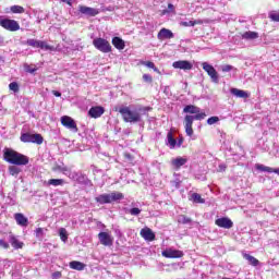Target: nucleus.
Listing matches in <instances>:
<instances>
[{
	"instance_id": "nucleus-1",
	"label": "nucleus",
	"mask_w": 279,
	"mask_h": 279,
	"mask_svg": "<svg viewBox=\"0 0 279 279\" xmlns=\"http://www.w3.org/2000/svg\"><path fill=\"white\" fill-rule=\"evenodd\" d=\"M151 107H138L137 111H132L128 106L116 107L114 111L120 112L124 123H138L141 122L142 114L151 112Z\"/></svg>"
},
{
	"instance_id": "nucleus-2",
	"label": "nucleus",
	"mask_w": 279,
	"mask_h": 279,
	"mask_svg": "<svg viewBox=\"0 0 279 279\" xmlns=\"http://www.w3.org/2000/svg\"><path fill=\"white\" fill-rule=\"evenodd\" d=\"M183 112L186 114L184 118L185 134L193 136V121H203V119H206V112H201L199 107L194 105L185 106Z\"/></svg>"
},
{
	"instance_id": "nucleus-3",
	"label": "nucleus",
	"mask_w": 279,
	"mask_h": 279,
	"mask_svg": "<svg viewBox=\"0 0 279 279\" xmlns=\"http://www.w3.org/2000/svg\"><path fill=\"white\" fill-rule=\"evenodd\" d=\"M3 158L5 162H9L10 165H15L16 167H25V165H29V157L12 148L4 149Z\"/></svg>"
},
{
	"instance_id": "nucleus-4",
	"label": "nucleus",
	"mask_w": 279,
	"mask_h": 279,
	"mask_svg": "<svg viewBox=\"0 0 279 279\" xmlns=\"http://www.w3.org/2000/svg\"><path fill=\"white\" fill-rule=\"evenodd\" d=\"M93 45L95 49L98 51H101V53H110L112 51V46L110 45V41H108L105 38L98 37L93 40Z\"/></svg>"
},
{
	"instance_id": "nucleus-5",
	"label": "nucleus",
	"mask_w": 279,
	"mask_h": 279,
	"mask_svg": "<svg viewBox=\"0 0 279 279\" xmlns=\"http://www.w3.org/2000/svg\"><path fill=\"white\" fill-rule=\"evenodd\" d=\"M20 141H22V143H35L36 145H43L45 138L38 133H23Z\"/></svg>"
},
{
	"instance_id": "nucleus-6",
	"label": "nucleus",
	"mask_w": 279,
	"mask_h": 279,
	"mask_svg": "<svg viewBox=\"0 0 279 279\" xmlns=\"http://www.w3.org/2000/svg\"><path fill=\"white\" fill-rule=\"evenodd\" d=\"M0 25L8 32H19V29H21V25L16 20L0 17Z\"/></svg>"
},
{
	"instance_id": "nucleus-7",
	"label": "nucleus",
	"mask_w": 279,
	"mask_h": 279,
	"mask_svg": "<svg viewBox=\"0 0 279 279\" xmlns=\"http://www.w3.org/2000/svg\"><path fill=\"white\" fill-rule=\"evenodd\" d=\"M204 71L209 75L211 82L215 84H219V73H217V70H215V66H213L208 62H203L202 64Z\"/></svg>"
},
{
	"instance_id": "nucleus-8",
	"label": "nucleus",
	"mask_w": 279,
	"mask_h": 279,
	"mask_svg": "<svg viewBox=\"0 0 279 279\" xmlns=\"http://www.w3.org/2000/svg\"><path fill=\"white\" fill-rule=\"evenodd\" d=\"M68 178L73 180V182H77L78 184H88V178L82 172H72L70 170Z\"/></svg>"
},
{
	"instance_id": "nucleus-9",
	"label": "nucleus",
	"mask_w": 279,
	"mask_h": 279,
	"mask_svg": "<svg viewBox=\"0 0 279 279\" xmlns=\"http://www.w3.org/2000/svg\"><path fill=\"white\" fill-rule=\"evenodd\" d=\"M61 124L66 128L68 130H71L72 132H77V123H75V120L69 116L61 117Z\"/></svg>"
},
{
	"instance_id": "nucleus-10",
	"label": "nucleus",
	"mask_w": 279,
	"mask_h": 279,
	"mask_svg": "<svg viewBox=\"0 0 279 279\" xmlns=\"http://www.w3.org/2000/svg\"><path fill=\"white\" fill-rule=\"evenodd\" d=\"M98 239H99L101 245H105L107 247H110V245H112V243H114V239L108 232H100L98 234Z\"/></svg>"
},
{
	"instance_id": "nucleus-11",
	"label": "nucleus",
	"mask_w": 279,
	"mask_h": 279,
	"mask_svg": "<svg viewBox=\"0 0 279 279\" xmlns=\"http://www.w3.org/2000/svg\"><path fill=\"white\" fill-rule=\"evenodd\" d=\"M173 69H180L181 71H191L193 69V64L191 63V61H186V60H179V61H174L172 63Z\"/></svg>"
},
{
	"instance_id": "nucleus-12",
	"label": "nucleus",
	"mask_w": 279,
	"mask_h": 279,
	"mask_svg": "<svg viewBox=\"0 0 279 279\" xmlns=\"http://www.w3.org/2000/svg\"><path fill=\"white\" fill-rule=\"evenodd\" d=\"M161 254L165 258H182V256H184V252L173 248H167L166 251H162Z\"/></svg>"
},
{
	"instance_id": "nucleus-13",
	"label": "nucleus",
	"mask_w": 279,
	"mask_h": 279,
	"mask_svg": "<svg viewBox=\"0 0 279 279\" xmlns=\"http://www.w3.org/2000/svg\"><path fill=\"white\" fill-rule=\"evenodd\" d=\"M78 12L81 14H85V16H97L99 14V10L86 5H78Z\"/></svg>"
},
{
	"instance_id": "nucleus-14",
	"label": "nucleus",
	"mask_w": 279,
	"mask_h": 279,
	"mask_svg": "<svg viewBox=\"0 0 279 279\" xmlns=\"http://www.w3.org/2000/svg\"><path fill=\"white\" fill-rule=\"evenodd\" d=\"M215 223L218 228H225L226 230H230V228L234 226V222H232L230 218L226 217L216 219Z\"/></svg>"
},
{
	"instance_id": "nucleus-15",
	"label": "nucleus",
	"mask_w": 279,
	"mask_h": 279,
	"mask_svg": "<svg viewBox=\"0 0 279 279\" xmlns=\"http://www.w3.org/2000/svg\"><path fill=\"white\" fill-rule=\"evenodd\" d=\"M104 112H106V109L101 106L92 107L88 110V117H90L92 119H99V117H101Z\"/></svg>"
},
{
	"instance_id": "nucleus-16",
	"label": "nucleus",
	"mask_w": 279,
	"mask_h": 279,
	"mask_svg": "<svg viewBox=\"0 0 279 279\" xmlns=\"http://www.w3.org/2000/svg\"><path fill=\"white\" fill-rule=\"evenodd\" d=\"M14 219L17 226H21L22 228H27V226H29V219L22 213L14 214Z\"/></svg>"
},
{
	"instance_id": "nucleus-17",
	"label": "nucleus",
	"mask_w": 279,
	"mask_h": 279,
	"mask_svg": "<svg viewBox=\"0 0 279 279\" xmlns=\"http://www.w3.org/2000/svg\"><path fill=\"white\" fill-rule=\"evenodd\" d=\"M158 40H170V38H173V32L161 28L157 35Z\"/></svg>"
},
{
	"instance_id": "nucleus-18",
	"label": "nucleus",
	"mask_w": 279,
	"mask_h": 279,
	"mask_svg": "<svg viewBox=\"0 0 279 279\" xmlns=\"http://www.w3.org/2000/svg\"><path fill=\"white\" fill-rule=\"evenodd\" d=\"M9 242L11 243L12 247H14V250H23L24 243L19 241V239L12 233L9 235Z\"/></svg>"
},
{
	"instance_id": "nucleus-19",
	"label": "nucleus",
	"mask_w": 279,
	"mask_h": 279,
	"mask_svg": "<svg viewBox=\"0 0 279 279\" xmlns=\"http://www.w3.org/2000/svg\"><path fill=\"white\" fill-rule=\"evenodd\" d=\"M141 235L145 241H154L156 239V234H154V231L149 228H145L141 230Z\"/></svg>"
},
{
	"instance_id": "nucleus-20",
	"label": "nucleus",
	"mask_w": 279,
	"mask_h": 279,
	"mask_svg": "<svg viewBox=\"0 0 279 279\" xmlns=\"http://www.w3.org/2000/svg\"><path fill=\"white\" fill-rule=\"evenodd\" d=\"M255 169H257V171H264V172H267V173H277V175H279V168L274 169L271 167H267V166L257 163L255 166Z\"/></svg>"
},
{
	"instance_id": "nucleus-21",
	"label": "nucleus",
	"mask_w": 279,
	"mask_h": 279,
	"mask_svg": "<svg viewBox=\"0 0 279 279\" xmlns=\"http://www.w3.org/2000/svg\"><path fill=\"white\" fill-rule=\"evenodd\" d=\"M231 94H233L234 97H239L240 99H247V97H250L247 92L239 88H231Z\"/></svg>"
},
{
	"instance_id": "nucleus-22",
	"label": "nucleus",
	"mask_w": 279,
	"mask_h": 279,
	"mask_svg": "<svg viewBox=\"0 0 279 279\" xmlns=\"http://www.w3.org/2000/svg\"><path fill=\"white\" fill-rule=\"evenodd\" d=\"M189 160L183 157H178L175 159H172L171 165L174 167V169H180V167H184Z\"/></svg>"
},
{
	"instance_id": "nucleus-23",
	"label": "nucleus",
	"mask_w": 279,
	"mask_h": 279,
	"mask_svg": "<svg viewBox=\"0 0 279 279\" xmlns=\"http://www.w3.org/2000/svg\"><path fill=\"white\" fill-rule=\"evenodd\" d=\"M112 45L113 47H116V49H119L120 51L125 49V41H123V39H121L120 37H113Z\"/></svg>"
},
{
	"instance_id": "nucleus-24",
	"label": "nucleus",
	"mask_w": 279,
	"mask_h": 279,
	"mask_svg": "<svg viewBox=\"0 0 279 279\" xmlns=\"http://www.w3.org/2000/svg\"><path fill=\"white\" fill-rule=\"evenodd\" d=\"M243 258H245V260H247L253 267H258V265H260V262L256 257L247 253H243Z\"/></svg>"
},
{
	"instance_id": "nucleus-25",
	"label": "nucleus",
	"mask_w": 279,
	"mask_h": 279,
	"mask_svg": "<svg viewBox=\"0 0 279 279\" xmlns=\"http://www.w3.org/2000/svg\"><path fill=\"white\" fill-rule=\"evenodd\" d=\"M124 197L125 196L121 192H111L109 194V198H110L111 204H112V202H121V199H124Z\"/></svg>"
},
{
	"instance_id": "nucleus-26",
	"label": "nucleus",
	"mask_w": 279,
	"mask_h": 279,
	"mask_svg": "<svg viewBox=\"0 0 279 279\" xmlns=\"http://www.w3.org/2000/svg\"><path fill=\"white\" fill-rule=\"evenodd\" d=\"M95 199L97 204H111L110 194H100Z\"/></svg>"
},
{
	"instance_id": "nucleus-27",
	"label": "nucleus",
	"mask_w": 279,
	"mask_h": 279,
	"mask_svg": "<svg viewBox=\"0 0 279 279\" xmlns=\"http://www.w3.org/2000/svg\"><path fill=\"white\" fill-rule=\"evenodd\" d=\"M86 265L82 262L73 260L70 263V268L75 269L76 271H84Z\"/></svg>"
},
{
	"instance_id": "nucleus-28",
	"label": "nucleus",
	"mask_w": 279,
	"mask_h": 279,
	"mask_svg": "<svg viewBox=\"0 0 279 279\" xmlns=\"http://www.w3.org/2000/svg\"><path fill=\"white\" fill-rule=\"evenodd\" d=\"M52 171H60V173H63V175H68V177H69V173H71V169H69V167L60 166V165H56L52 168Z\"/></svg>"
},
{
	"instance_id": "nucleus-29",
	"label": "nucleus",
	"mask_w": 279,
	"mask_h": 279,
	"mask_svg": "<svg viewBox=\"0 0 279 279\" xmlns=\"http://www.w3.org/2000/svg\"><path fill=\"white\" fill-rule=\"evenodd\" d=\"M242 38L245 40H256V38H258V33L248 31L242 35Z\"/></svg>"
},
{
	"instance_id": "nucleus-30",
	"label": "nucleus",
	"mask_w": 279,
	"mask_h": 279,
	"mask_svg": "<svg viewBox=\"0 0 279 279\" xmlns=\"http://www.w3.org/2000/svg\"><path fill=\"white\" fill-rule=\"evenodd\" d=\"M64 179H50L48 181L49 186H63Z\"/></svg>"
},
{
	"instance_id": "nucleus-31",
	"label": "nucleus",
	"mask_w": 279,
	"mask_h": 279,
	"mask_svg": "<svg viewBox=\"0 0 279 279\" xmlns=\"http://www.w3.org/2000/svg\"><path fill=\"white\" fill-rule=\"evenodd\" d=\"M39 49H45V51H56V47L50 46L49 44H47V41H40L39 44Z\"/></svg>"
},
{
	"instance_id": "nucleus-32",
	"label": "nucleus",
	"mask_w": 279,
	"mask_h": 279,
	"mask_svg": "<svg viewBox=\"0 0 279 279\" xmlns=\"http://www.w3.org/2000/svg\"><path fill=\"white\" fill-rule=\"evenodd\" d=\"M59 236L61 241H63V243H66V241H69V233L66 232V229L64 228L59 229Z\"/></svg>"
},
{
	"instance_id": "nucleus-33",
	"label": "nucleus",
	"mask_w": 279,
	"mask_h": 279,
	"mask_svg": "<svg viewBox=\"0 0 279 279\" xmlns=\"http://www.w3.org/2000/svg\"><path fill=\"white\" fill-rule=\"evenodd\" d=\"M40 43L41 40L38 39H27L26 40V45H28V47H35V48H39L40 49Z\"/></svg>"
},
{
	"instance_id": "nucleus-34",
	"label": "nucleus",
	"mask_w": 279,
	"mask_h": 279,
	"mask_svg": "<svg viewBox=\"0 0 279 279\" xmlns=\"http://www.w3.org/2000/svg\"><path fill=\"white\" fill-rule=\"evenodd\" d=\"M192 202H194L195 204H204V198H202V195L197 194V193H193L191 196Z\"/></svg>"
},
{
	"instance_id": "nucleus-35",
	"label": "nucleus",
	"mask_w": 279,
	"mask_h": 279,
	"mask_svg": "<svg viewBox=\"0 0 279 279\" xmlns=\"http://www.w3.org/2000/svg\"><path fill=\"white\" fill-rule=\"evenodd\" d=\"M167 138H168V143L170 145V148L173 149L177 145V141L175 138H173V133L169 132L168 135H167Z\"/></svg>"
},
{
	"instance_id": "nucleus-36",
	"label": "nucleus",
	"mask_w": 279,
	"mask_h": 279,
	"mask_svg": "<svg viewBox=\"0 0 279 279\" xmlns=\"http://www.w3.org/2000/svg\"><path fill=\"white\" fill-rule=\"evenodd\" d=\"M11 12H13V14H23L25 12V9L21 5H12Z\"/></svg>"
},
{
	"instance_id": "nucleus-37",
	"label": "nucleus",
	"mask_w": 279,
	"mask_h": 279,
	"mask_svg": "<svg viewBox=\"0 0 279 279\" xmlns=\"http://www.w3.org/2000/svg\"><path fill=\"white\" fill-rule=\"evenodd\" d=\"M142 64L144 66H147L148 69H153V71H155V73L159 72L158 68H156V64H154V62H151V61H144V62H142Z\"/></svg>"
},
{
	"instance_id": "nucleus-38",
	"label": "nucleus",
	"mask_w": 279,
	"mask_h": 279,
	"mask_svg": "<svg viewBox=\"0 0 279 279\" xmlns=\"http://www.w3.org/2000/svg\"><path fill=\"white\" fill-rule=\"evenodd\" d=\"M9 173H10V175H19V173H21V168L16 167V166H10Z\"/></svg>"
},
{
	"instance_id": "nucleus-39",
	"label": "nucleus",
	"mask_w": 279,
	"mask_h": 279,
	"mask_svg": "<svg viewBox=\"0 0 279 279\" xmlns=\"http://www.w3.org/2000/svg\"><path fill=\"white\" fill-rule=\"evenodd\" d=\"M179 223H183V225H186V223H191V218L186 217L185 215H181L179 216V219H178Z\"/></svg>"
},
{
	"instance_id": "nucleus-40",
	"label": "nucleus",
	"mask_w": 279,
	"mask_h": 279,
	"mask_svg": "<svg viewBox=\"0 0 279 279\" xmlns=\"http://www.w3.org/2000/svg\"><path fill=\"white\" fill-rule=\"evenodd\" d=\"M215 123H219V117L214 116V117L208 118V120H207L208 125H215Z\"/></svg>"
},
{
	"instance_id": "nucleus-41",
	"label": "nucleus",
	"mask_w": 279,
	"mask_h": 279,
	"mask_svg": "<svg viewBox=\"0 0 279 279\" xmlns=\"http://www.w3.org/2000/svg\"><path fill=\"white\" fill-rule=\"evenodd\" d=\"M35 234L37 239H43V236H45V229L43 228H37L35 230Z\"/></svg>"
},
{
	"instance_id": "nucleus-42",
	"label": "nucleus",
	"mask_w": 279,
	"mask_h": 279,
	"mask_svg": "<svg viewBox=\"0 0 279 279\" xmlns=\"http://www.w3.org/2000/svg\"><path fill=\"white\" fill-rule=\"evenodd\" d=\"M9 88H10V90H13V93H19V83H16V82H12V83H10L9 84Z\"/></svg>"
},
{
	"instance_id": "nucleus-43",
	"label": "nucleus",
	"mask_w": 279,
	"mask_h": 279,
	"mask_svg": "<svg viewBox=\"0 0 279 279\" xmlns=\"http://www.w3.org/2000/svg\"><path fill=\"white\" fill-rule=\"evenodd\" d=\"M233 69H234V66H232L230 64L221 65L222 73H230V71H232Z\"/></svg>"
},
{
	"instance_id": "nucleus-44",
	"label": "nucleus",
	"mask_w": 279,
	"mask_h": 279,
	"mask_svg": "<svg viewBox=\"0 0 279 279\" xmlns=\"http://www.w3.org/2000/svg\"><path fill=\"white\" fill-rule=\"evenodd\" d=\"M129 213L133 216V217H138V215H141V209L138 207H134V208H131L129 210Z\"/></svg>"
},
{
	"instance_id": "nucleus-45",
	"label": "nucleus",
	"mask_w": 279,
	"mask_h": 279,
	"mask_svg": "<svg viewBox=\"0 0 279 279\" xmlns=\"http://www.w3.org/2000/svg\"><path fill=\"white\" fill-rule=\"evenodd\" d=\"M269 19H271V21H274L275 23H279V13L278 12H271L269 14Z\"/></svg>"
},
{
	"instance_id": "nucleus-46",
	"label": "nucleus",
	"mask_w": 279,
	"mask_h": 279,
	"mask_svg": "<svg viewBox=\"0 0 279 279\" xmlns=\"http://www.w3.org/2000/svg\"><path fill=\"white\" fill-rule=\"evenodd\" d=\"M143 80H144V82H146L148 84H151L154 82V78L149 74H144Z\"/></svg>"
},
{
	"instance_id": "nucleus-47",
	"label": "nucleus",
	"mask_w": 279,
	"mask_h": 279,
	"mask_svg": "<svg viewBox=\"0 0 279 279\" xmlns=\"http://www.w3.org/2000/svg\"><path fill=\"white\" fill-rule=\"evenodd\" d=\"M181 25H182L183 27H195V23H193V21L181 22Z\"/></svg>"
},
{
	"instance_id": "nucleus-48",
	"label": "nucleus",
	"mask_w": 279,
	"mask_h": 279,
	"mask_svg": "<svg viewBox=\"0 0 279 279\" xmlns=\"http://www.w3.org/2000/svg\"><path fill=\"white\" fill-rule=\"evenodd\" d=\"M0 247H3V250H9L10 244L5 242V240H0Z\"/></svg>"
},
{
	"instance_id": "nucleus-49",
	"label": "nucleus",
	"mask_w": 279,
	"mask_h": 279,
	"mask_svg": "<svg viewBox=\"0 0 279 279\" xmlns=\"http://www.w3.org/2000/svg\"><path fill=\"white\" fill-rule=\"evenodd\" d=\"M193 23L194 25H204V20H195Z\"/></svg>"
},
{
	"instance_id": "nucleus-50",
	"label": "nucleus",
	"mask_w": 279,
	"mask_h": 279,
	"mask_svg": "<svg viewBox=\"0 0 279 279\" xmlns=\"http://www.w3.org/2000/svg\"><path fill=\"white\" fill-rule=\"evenodd\" d=\"M62 3H66L68 5H73V0H60Z\"/></svg>"
},
{
	"instance_id": "nucleus-51",
	"label": "nucleus",
	"mask_w": 279,
	"mask_h": 279,
	"mask_svg": "<svg viewBox=\"0 0 279 279\" xmlns=\"http://www.w3.org/2000/svg\"><path fill=\"white\" fill-rule=\"evenodd\" d=\"M52 276H53V278H61V277H62V274L59 272V271H57V272H54Z\"/></svg>"
},
{
	"instance_id": "nucleus-52",
	"label": "nucleus",
	"mask_w": 279,
	"mask_h": 279,
	"mask_svg": "<svg viewBox=\"0 0 279 279\" xmlns=\"http://www.w3.org/2000/svg\"><path fill=\"white\" fill-rule=\"evenodd\" d=\"M54 97H62V94L60 92H53Z\"/></svg>"
},
{
	"instance_id": "nucleus-53",
	"label": "nucleus",
	"mask_w": 279,
	"mask_h": 279,
	"mask_svg": "<svg viewBox=\"0 0 279 279\" xmlns=\"http://www.w3.org/2000/svg\"><path fill=\"white\" fill-rule=\"evenodd\" d=\"M219 169H220V171H226V165H220Z\"/></svg>"
},
{
	"instance_id": "nucleus-54",
	"label": "nucleus",
	"mask_w": 279,
	"mask_h": 279,
	"mask_svg": "<svg viewBox=\"0 0 279 279\" xmlns=\"http://www.w3.org/2000/svg\"><path fill=\"white\" fill-rule=\"evenodd\" d=\"M168 8H169V10H173V4L169 3Z\"/></svg>"
},
{
	"instance_id": "nucleus-55",
	"label": "nucleus",
	"mask_w": 279,
	"mask_h": 279,
	"mask_svg": "<svg viewBox=\"0 0 279 279\" xmlns=\"http://www.w3.org/2000/svg\"><path fill=\"white\" fill-rule=\"evenodd\" d=\"M34 71H36V70H28L29 73H34Z\"/></svg>"
}]
</instances>
